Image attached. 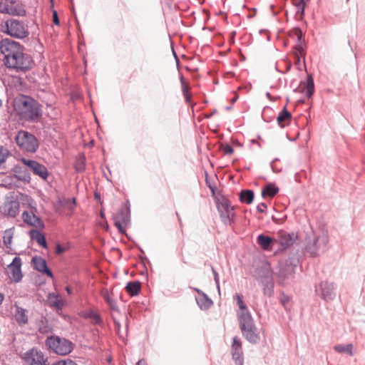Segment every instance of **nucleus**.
I'll return each instance as SVG.
<instances>
[{
	"mask_svg": "<svg viewBox=\"0 0 365 365\" xmlns=\"http://www.w3.org/2000/svg\"><path fill=\"white\" fill-rule=\"evenodd\" d=\"M298 264L299 259L294 256L279 261L276 272L279 284L285 286L293 279Z\"/></svg>",
	"mask_w": 365,
	"mask_h": 365,
	"instance_id": "nucleus-1",
	"label": "nucleus"
},
{
	"mask_svg": "<svg viewBox=\"0 0 365 365\" xmlns=\"http://www.w3.org/2000/svg\"><path fill=\"white\" fill-rule=\"evenodd\" d=\"M240 329L244 337L252 344H257L260 340L259 332L251 314H238Z\"/></svg>",
	"mask_w": 365,
	"mask_h": 365,
	"instance_id": "nucleus-2",
	"label": "nucleus"
},
{
	"mask_svg": "<svg viewBox=\"0 0 365 365\" xmlns=\"http://www.w3.org/2000/svg\"><path fill=\"white\" fill-rule=\"evenodd\" d=\"M0 30L13 38L23 39L29 36V31L27 26L21 21L16 19H9L1 24Z\"/></svg>",
	"mask_w": 365,
	"mask_h": 365,
	"instance_id": "nucleus-3",
	"label": "nucleus"
},
{
	"mask_svg": "<svg viewBox=\"0 0 365 365\" xmlns=\"http://www.w3.org/2000/svg\"><path fill=\"white\" fill-rule=\"evenodd\" d=\"M15 141L21 150L28 153H35L39 147V143L36 137L24 130L18 131L15 137Z\"/></svg>",
	"mask_w": 365,
	"mask_h": 365,
	"instance_id": "nucleus-4",
	"label": "nucleus"
},
{
	"mask_svg": "<svg viewBox=\"0 0 365 365\" xmlns=\"http://www.w3.org/2000/svg\"><path fill=\"white\" fill-rule=\"evenodd\" d=\"M329 242L328 235L323 232L320 235H316L314 233L312 236L306 238L305 250L312 257L319 255L321 251H324Z\"/></svg>",
	"mask_w": 365,
	"mask_h": 365,
	"instance_id": "nucleus-5",
	"label": "nucleus"
},
{
	"mask_svg": "<svg viewBox=\"0 0 365 365\" xmlns=\"http://www.w3.org/2000/svg\"><path fill=\"white\" fill-rule=\"evenodd\" d=\"M34 61L31 56L21 51L16 57L9 58L6 66L17 72H25L31 68Z\"/></svg>",
	"mask_w": 365,
	"mask_h": 365,
	"instance_id": "nucleus-6",
	"label": "nucleus"
},
{
	"mask_svg": "<svg viewBox=\"0 0 365 365\" xmlns=\"http://www.w3.org/2000/svg\"><path fill=\"white\" fill-rule=\"evenodd\" d=\"M46 345L58 355H66L72 351V343L64 338L51 336L46 339Z\"/></svg>",
	"mask_w": 365,
	"mask_h": 365,
	"instance_id": "nucleus-7",
	"label": "nucleus"
},
{
	"mask_svg": "<svg viewBox=\"0 0 365 365\" xmlns=\"http://www.w3.org/2000/svg\"><path fill=\"white\" fill-rule=\"evenodd\" d=\"M216 206L222 222L225 225H231L235 216V208L231 205L230 201L225 197L217 198Z\"/></svg>",
	"mask_w": 365,
	"mask_h": 365,
	"instance_id": "nucleus-8",
	"label": "nucleus"
},
{
	"mask_svg": "<svg viewBox=\"0 0 365 365\" xmlns=\"http://www.w3.org/2000/svg\"><path fill=\"white\" fill-rule=\"evenodd\" d=\"M20 109L21 115L29 120L38 121L42 115L40 105L31 98L22 101Z\"/></svg>",
	"mask_w": 365,
	"mask_h": 365,
	"instance_id": "nucleus-9",
	"label": "nucleus"
},
{
	"mask_svg": "<svg viewBox=\"0 0 365 365\" xmlns=\"http://www.w3.org/2000/svg\"><path fill=\"white\" fill-rule=\"evenodd\" d=\"M21 51H24V46L17 41L7 38L0 41V51L4 56V64L7 63L9 58L16 57Z\"/></svg>",
	"mask_w": 365,
	"mask_h": 365,
	"instance_id": "nucleus-10",
	"label": "nucleus"
},
{
	"mask_svg": "<svg viewBox=\"0 0 365 365\" xmlns=\"http://www.w3.org/2000/svg\"><path fill=\"white\" fill-rule=\"evenodd\" d=\"M315 293L325 302L333 301L336 297V285L327 280L315 285Z\"/></svg>",
	"mask_w": 365,
	"mask_h": 365,
	"instance_id": "nucleus-11",
	"label": "nucleus"
},
{
	"mask_svg": "<svg viewBox=\"0 0 365 365\" xmlns=\"http://www.w3.org/2000/svg\"><path fill=\"white\" fill-rule=\"evenodd\" d=\"M0 13L11 16H24L26 11L24 6L16 0H1L0 1Z\"/></svg>",
	"mask_w": 365,
	"mask_h": 365,
	"instance_id": "nucleus-12",
	"label": "nucleus"
},
{
	"mask_svg": "<svg viewBox=\"0 0 365 365\" xmlns=\"http://www.w3.org/2000/svg\"><path fill=\"white\" fill-rule=\"evenodd\" d=\"M114 224L120 234H125L126 227L130 222V205L124 204L113 216Z\"/></svg>",
	"mask_w": 365,
	"mask_h": 365,
	"instance_id": "nucleus-13",
	"label": "nucleus"
},
{
	"mask_svg": "<svg viewBox=\"0 0 365 365\" xmlns=\"http://www.w3.org/2000/svg\"><path fill=\"white\" fill-rule=\"evenodd\" d=\"M23 359L26 365H49L48 358L36 348H32L26 351Z\"/></svg>",
	"mask_w": 365,
	"mask_h": 365,
	"instance_id": "nucleus-14",
	"label": "nucleus"
},
{
	"mask_svg": "<svg viewBox=\"0 0 365 365\" xmlns=\"http://www.w3.org/2000/svg\"><path fill=\"white\" fill-rule=\"evenodd\" d=\"M21 162L26 165L34 175L38 176L43 180H47L49 173L47 168L34 160H29L24 158H21Z\"/></svg>",
	"mask_w": 365,
	"mask_h": 365,
	"instance_id": "nucleus-15",
	"label": "nucleus"
},
{
	"mask_svg": "<svg viewBox=\"0 0 365 365\" xmlns=\"http://www.w3.org/2000/svg\"><path fill=\"white\" fill-rule=\"evenodd\" d=\"M269 266L265 265L264 267V275L261 277L260 282L263 286V293L264 295L270 297L274 293V282L269 270Z\"/></svg>",
	"mask_w": 365,
	"mask_h": 365,
	"instance_id": "nucleus-16",
	"label": "nucleus"
},
{
	"mask_svg": "<svg viewBox=\"0 0 365 365\" xmlns=\"http://www.w3.org/2000/svg\"><path fill=\"white\" fill-rule=\"evenodd\" d=\"M232 355L236 365H243V351L240 339L235 336L233 337L232 344Z\"/></svg>",
	"mask_w": 365,
	"mask_h": 365,
	"instance_id": "nucleus-17",
	"label": "nucleus"
},
{
	"mask_svg": "<svg viewBox=\"0 0 365 365\" xmlns=\"http://www.w3.org/2000/svg\"><path fill=\"white\" fill-rule=\"evenodd\" d=\"M21 267V259L19 257H15L11 263L9 265L11 278L15 282H19L23 277Z\"/></svg>",
	"mask_w": 365,
	"mask_h": 365,
	"instance_id": "nucleus-18",
	"label": "nucleus"
},
{
	"mask_svg": "<svg viewBox=\"0 0 365 365\" xmlns=\"http://www.w3.org/2000/svg\"><path fill=\"white\" fill-rule=\"evenodd\" d=\"M23 221L27 225L35 227L38 229L43 230L44 228V223L43 221L36 216L33 212L24 211L22 213Z\"/></svg>",
	"mask_w": 365,
	"mask_h": 365,
	"instance_id": "nucleus-19",
	"label": "nucleus"
},
{
	"mask_svg": "<svg viewBox=\"0 0 365 365\" xmlns=\"http://www.w3.org/2000/svg\"><path fill=\"white\" fill-rule=\"evenodd\" d=\"M34 267L37 271L46 274L48 277L52 278L53 277L52 272L48 267L46 261L41 257H34L32 258Z\"/></svg>",
	"mask_w": 365,
	"mask_h": 365,
	"instance_id": "nucleus-20",
	"label": "nucleus"
},
{
	"mask_svg": "<svg viewBox=\"0 0 365 365\" xmlns=\"http://www.w3.org/2000/svg\"><path fill=\"white\" fill-rule=\"evenodd\" d=\"M14 176L19 180L29 182L31 180V175L29 170L19 165H16L11 170Z\"/></svg>",
	"mask_w": 365,
	"mask_h": 365,
	"instance_id": "nucleus-21",
	"label": "nucleus"
},
{
	"mask_svg": "<svg viewBox=\"0 0 365 365\" xmlns=\"http://www.w3.org/2000/svg\"><path fill=\"white\" fill-rule=\"evenodd\" d=\"M197 292L199 297L196 298L197 304L201 309H207L212 305V301L208 296L198 288H193Z\"/></svg>",
	"mask_w": 365,
	"mask_h": 365,
	"instance_id": "nucleus-22",
	"label": "nucleus"
},
{
	"mask_svg": "<svg viewBox=\"0 0 365 365\" xmlns=\"http://www.w3.org/2000/svg\"><path fill=\"white\" fill-rule=\"evenodd\" d=\"M19 202L18 201L11 200L7 202L4 206V212L6 215L15 217L19 212Z\"/></svg>",
	"mask_w": 365,
	"mask_h": 365,
	"instance_id": "nucleus-23",
	"label": "nucleus"
},
{
	"mask_svg": "<svg viewBox=\"0 0 365 365\" xmlns=\"http://www.w3.org/2000/svg\"><path fill=\"white\" fill-rule=\"evenodd\" d=\"M15 307L16 310L14 317L16 322L21 326L26 324L29 322L28 316L26 314L27 311L19 306H16Z\"/></svg>",
	"mask_w": 365,
	"mask_h": 365,
	"instance_id": "nucleus-24",
	"label": "nucleus"
},
{
	"mask_svg": "<svg viewBox=\"0 0 365 365\" xmlns=\"http://www.w3.org/2000/svg\"><path fill=\"white\" fill-rule=\"evenodd\" d=\"M30 237L35 240L40 246L43 248H47V243L46 240V237L43 234L41 233L37 230H31L29 231Z\"/></svg>",
	"mask_w": 365,
	"mask_h": 365,
	"instance_id": "nucleus-25",
	"label": "nucleus"
},
{
	"mask_svg": "<svg viewBox=\"0 0 365 365\" xmlns=\"http://www.w3.org/2000/svg\"><path fill=\"white\" fill-rule=\"evenodd\" d=\"M296 236L294 233L288 234L286 232L280 233L279 243L284 247H289L292 245L295 241Z\"/></svg>",
	"mask_w": 365,
	"mask_h": 365,
	"instance_id": "nucleus-26",
	"label": "nucleus"
},
{
	"mask_svg": "<svg viewBox=\"0 0 365 365\" xmlns=\"http://www.w3.org/2000/svg\"><path fill=\"white\" fill-rule=\"evenodd\" d=\"M272 242V237L263 234L259 235L257 238V242L264 250H268L271 248Z\"/></svg>",
	"mask_w": 365,
	"mask_h": 365,
	"instance_id": "nucleus-27",
	"label": "nucleus"
},
{
	"mask_svg": "<svg viewBox=\"0 0 365 365\" xmlns=\"http://www.w3.org/2000/svg\"><path fill=\"white\" fill-rule=\"evenodd\" d=\"M141 284L138 281L129 282L126 287L125 290L130 296L134 297L138 294L140 290Z\"/></svg>",
	"mask_w": 365,
	"mask_h": 365,
	"instance_id": "nucleus-28",
	"label": "nucleus"
},
{
	"mask_svg": "<svg viewBox=\"0 0 365 365\" xmlns=\"http://www.w3.org/2000/svg\"><path fill=\"white\" fill-rule=\"evenodd\" d=\"M292 118V114L287 110L286 107L283 108V110L279 113L277 121L278 125L284 128L285 125V123L289 120Z\"/></svg>",
	"mask_w": 365,
	"mask_h": 365,
	"instance_id": "nucleus-29",
	"label": "nucleus"
},
{
	"mask_svg": "<svg viewBox=\"0 0 365 365\" xmlns=\"http://www.w3.org/2000/svg\"><path fill=\"white\" fill-rule=\"evenodd\" d=\"M334 350L338 353H341V354H349V356H353L354 355V352H353V344H336L334 347H333Z\"/></svg>",
	"mask_w": 365,
	"mask_h": 365,
	"instance_id": "nucleus-30",
	"label": "nucleus"
},
{
	"mask_svg": "<svg viewBox=\"0 0 365 365\" xmlns=\"http://www.w3.org/2000/svg\"><path fill=\"white\" fill-rule=\"evenodd\" d=\"M254 192L251 190H244L240 192V200L242 202L251 204L254 200Z\"/></svg>",
	"mask_w": 365,
	"mask_h": 365,
	"instance_id": "nucleus-31",
	"label": "nucleus"
},
{
	"mask_svg": "<svg viewBox=\"0 0 365 365\" xmlns=\"http://www.w3.org/2000/svg\"><path fill=\"white\" fill-rule=\"evenodd\" d=\"M279 192V188L272 183L267 184L262 191V197H273Z\"/></svg>",
	"mask_w": 365,
	"mask_h": 365,
	"instance_id": "nucleus-32",
	"label": "nucleus"
},
{
	"mask_svg": "<svg viewBox=\"0 0 365 365\" xmlns=\"http://www.w3.org/2000/svg\"><path fill=\"white\" fill-rule=\"evenodd\" d=\"M235 298L236 299L237 304L239 308L241 310L240 312L237 313V315L238 314H246L247 312L248 314H251L250 312L248 310L247 306L245 305V304L243 302V297H242V294H236V295L235 296Z\"/></svg>",
	"mask_w": 365,
	"mask_h": 365,
	"instance_id": "nucleus-33",
	"label": "nucleus"
},
{
	"mask_svg": "<svg viewBox=\"0 0 365 365\" xmlns=\"http://www.w3.org/2000/svg\"><path fill=\"white\" fill-rule=\"evenodd\" d=\"M314 92V79L311 75H309L306 81V96L310 98Z\"/></svg>",
	"mask_w": 365,
	"mask_h": 365,
	"instance_id": "nucleus-34",
	"label": "nucleus"
},
{
	"mask_svg": "<svg viewBox=\"0 0 365 365\" xmlns=\"http://www.w3.org/2000/svg\"><path fill=\"white\" fill-rule=\"evenodd\" d=\"M11 155L9 150L3 146H0V168H4L3 165L5 163L6 160Z\"/></svg>",
	"mask_w": 365,
	"mask_h": 365,
	"instance_id": "nucleus-35",
	"label": "nucleus"
},
{
	"mask_svg": "<svg viewBox=\"0 0 365 365\" xmlns=\"http://www.w3.org/2000/svg\"><path fill=\"white\" fill-rule=\"evenodd\" d=\"M296 6L297 13L303 16L306 6V0H294Z\"/></svg>",
	"mask_w": 365,
	"mask_h": 365,
	"instance_id": "nucleus-36",
	"label": "nucleus"
},
{
	"mask_svg": "<svg viewBox=\"0 0 365 365\" xmlns=\"http://www.w3.org/2000/svg\"><path fill=\"white\" fill-rule=\"evenodd\" d=\"M303 34L299 28H294L289 32V36L296 38V42L302 40Z\"/></svg>",
	"mask_w": 365,
	"mask_h": 365,
	"instance_id": "nucleus-37",
	"label": "nucleus"
},
{
	"mask_svg": "<svg viewBox=\"0 0 365 365\" xmlns=\"http://www.w3.org/2000/svg\"><path fill=\"white\" fill-rule=\"evenodd\" d=\"M13 234L10 230H6L3 237V241L6 247H9L12 242Z\"/></svg>",
	"mask_w": 365,
	"mask_h": 365,
	"instance_id": "nucleus-38",
	"label": "nucleus"
},
{
	"mask_svg": "<svg viewBox=\"0 0 365 365\" xmlns=\"http://www.w3.org/2000/svg\"><path fill=\"white\" fill-rule=\"evenodd\" d=\"M63 203L65 206H67L70 210H73L76 205V199L74 197L72 199L66 198L63 200Z\"/></svg>",
	"mask_w": 365,
	"mask_h": 365,
	"instance_id": "nucleus-39",
	"label": "nucleus"
},
{
	"mask_svg": "<svg viewBox=\"0 0 365 365\" xmlns=\"http://www.w3.org/2000/svg\"><path fill=\"white\" fill-rule=\"evenodd\" d=\"M50 303L52 307H54L58 309L63 307V302L62 300L58 299L57 297H54V300L50 299Z\"/></svg>",
	"mask_w": 365,
	"mask_h": 365,
	"instance_id": "nucleus-40",
	"label": "nucleus"
},
{
	"mask_svg": "<svg viewBox=\"0 0 365 365\" xmlns=\"http://www.w3.org/2000/svg\"><path fill=\"white\" fill-rule=\"evenodd\" d=\"M105 299L111 309L118 310L117 303L113 299L110 298L109 296H107L105 297Z\"/></svg>",
	"mask_w": 365,
	"mask_h": 365,
	"instance_id": "nucleus-41",
	"label": "nucleus"
},
{
	"mask_svg": "<svg viewBox=\"0 0 365 365\" xmlns=\"http://www.w3.org/2000/svg\"><path fill=\"white\" fill-rule=\"evenodd\" d=\"M294 49L299 53L298 54L304 58L305 53L302 43V40L299 42H297Z\"/></svg>",
	"mask_w": 365,
	"mask_h": 365,
	"instance_id": "nucleus-42",
	"label": "nucleus"
},
{
	"mask_svg": "<svg viewBox=\"0 0 365 365\" xmlns=\"http://www.w3.org/2000/svg\"><path fill=\"white\" fill-rule=\"evenodd\" d=\"M221 149L224 155H232L234 153V149L228 144L222 145Z\"/></svg>",
	"mask_w": 365,
	"mask_h": 365,
	"instance_id": "nucleus-43",
	"label": "nucleus"
},
{
	"mask_svg": "<svg viewBox=\"0 0 365 365\" xmlns=\"http://www.w3.org/2000/svg\"><path fill=\"white\" fill-rule=\"evenodd\" d=\"M212 272L213 274L214 280L216 284L217 288L218 291L220 292V279H219L218 273L217 272V271L215 269V268L213 267H212Z\"/></svg>",
	"mask_w": 365,
	"mask_h": 365,
	"instance_id": "nucleus-44",
	"label": "nucleus"
},
{
	"mask_svg": "<svg viewBox=\"0 0 365 365\" xmlns=\"http://www.w3.org/2000/svg\"><path fill=\"white\" fill-rule=\"evenodd\" d=\"M53 365H78L75 361L71 359L67 360H61L56 363H55Z\"/></svg>",
	"mask_w": 365,
	"mask_h": 365,
	"instance_id": "nucleus-45",
	"label": "nucleus"
},
{
	"mask_svg": "<svg viewBox=\"0 0 365 365\" xmlns=\"http://www.w3.org/2000/svg\"><path fill=\"white\" fill-rule=\"evenodd\" d=\"M181 81H182V92H183L185 98L187 102H189L190 101V96H188V93H187L188 88H187V86L185 85H184V83L182 81V77L181 78Z\"/></svg>",
	"mask_w": 365,
	"mask_h": 365,
	"instance_id": "nucleus-46",
	"label": "nucleus"
},
{
	"mask_svg": "<svg viewBox=\"0 0 365 365\" xmlns=\"http://www.w3.org/2000/svg\"><path fill=\"white\" fill-rule=\"evenodd\" d=\"M267 208V205L264 202L259 203L257 206V210L259 212L263 213L265 212V209Z\"/></svg>",
	"mask_w": 365,
	"mask_h": 365,
	"instance_id": "nucleus-47",
	"label": "nucleus"
},
{
	"mask_svg": "<svg viewBox=\"0 0 365 365\" xmlns=\"http://www.w3.org/2000/svg\"><path fill=\"white\" fill-rule=\"evenodd\" d=\"M289 302V297L287 295L283 294L280 297V302L283 306H285Z\"/></svg>",
	"mask_w": 365,
	"mask_h": 365,
	"instance_id": "nucleus-48",
	"label": "nucleus"
},
{
	"mask_svg": "<svg viewBox=\"0 0 365 365\" xmlns=\"http://www.w3.org/2000/svg\"><path fill=\"white\" fill-rule=\"evenodd\" d=\"M90 317H92L96 321V323H100L101 322L100 315L96 313L92 312L90 315Z\"/></svg>",
	"mask_w": 365,
	"mask_h": 365,
	"instance_id": "nucleus-49",
	"label": "nucleus"
},
{
	"mask_svg": "<svg viewBox=\"0 0 365 365\" xmlns=\"http://www.w3.org/2000/svg\"><path fill=\"white\" fill-rule=\"evenodd\" d=\"M76 169L77 171H83L85 169V164L83 162H80L76 165Z\"/></svg>",
	"mask_w": 365,
	"mask_h": 365,
	"instance_id": "nucleus-50",
	"label": "nucleus"
},
{
	"mask_svg": "<svg viewBox=\"0 0 365 365\" xmlns=\"http://www.w3.org/2000/svg\"><path fill=\"white\" fill-rule=\"evenodd\" d=\"M53 21L54 24L59 25V19L58 17V14L56 11L53 12Z\"/></svg>",
	"mask_w": 365,
	"mask_h": 365,
	"instance_id": "nucleus-51",
	"label": "nucleus"
},
{
	"mask_svg": "<svg viewBox=\"0 0 365 365\" xmlns=\"http://www.w3.org/2000/svg\"><path fill=\"white\" fill-rule=\"evenodd\" d=\"M65 251V249L61 247L60 244H58L56 247V253L60 255Z\"/></svg>",
	"mask_w": 365,
	"mask_h": 365,
	"instance_id": "nucleus-52",
	"label": "nucleus"
},
{
	"mask_svg": "<svg viewBox=\"0 0 365 365\" xmlns=\"http://www.w3.org/2000/svg\"><path fill=\"white\" fill-rule=\"evenodd\" d=\"M291 68H292V63L290 61H287L286 62V70H285L284 73L289 71Z\"/></svg>",
	"mask_w": 365,
	"mask_h": 365,
	"instance_id": "nucleus-53",
	"label": "nucleus"
},
{
	"mask_svg": "<svg viewBox=\"0 0 365 365\" xmlns=\"http://www.w3.org/2000/svg\"><path fill=\"white\" fill-rule=\"evenodd\" d=\"M136 365H148L147 361L144 359H140Z\"/></svg>",
	"mask_w": 365,
	"mask_h": 365,
	"instance_id": "nucleus-54",
	"label": "nucleus"
},
{
	"mask_svg": "<svg viewBox=\"0 0 365 365\" xmlns=\"http://www.w3.org/2000/svg\"><path fill=\"white\" fill-rule=\"evenodd\" d=\"M115 326L116 330L118 331L120 329V324L119 322L115 321Z\"/></svg>",
	"mask_w": 365,
	"mask_h": 365,
	"instance_id": "nucleus-55",
	"label": "nucleus"
},
{
	"mask_svg": "<svg viewBox=\"0 0 365 365\" xmlns=\"http://www.w3.org/2000/svg\"><path fill=\"white\" fill-rule=\"evenodd\" d=\"M266 96L267 97V98L270 101H274V99L272 98V96H271V94L269 93V92H267L266 93Z\"/></svg>",
	"mask_w": 365,
	"mask_h": 365,
	"instance_id": "nucleus-56",
	"label": "nucleus"
},
{
	"mask_svg": "<svg viewBox=\"0 0 365 365\" xmlns=\"http://www.w3.org/2000/svg\"><path fill=\"white\" fill-rule=\"evenodd\" d=\"M66 292H67V293L68 294H72V289H71V288L69 286H67L66 287Z\"/></svg>",
	"mask_w": 365,
	"mask_h": 365,
	"instance_id": "nucleus-57",
	"label": "nucleus"
},
{
	"mask_svg": "<svg viewBox=\"0 0 365 365\" xmlns=\"http://www.w3.org/2000/svg\"><path fill=\"white\" fill-rule=\"evenodd\" d=\"M295 58H296V63H299V61H300V56L298 53H296L295 54Z\"/></svg>",
	"mask_w": 365,
	"mask_h": 365,
	"instance_id": "nucleus-58",
	"label": "nucleus"
},
{
	"mask_svg": "<svg viewBox=\"0 0 365 365\" xmlns=\"http://www.w3.org/2000/svg\"><path fill=\"white\" fill-rule=\"evenodd\" d=\"M260 33H264L267 36V38L269 41V36L267 33V31H261Z\"/></svg>",
	"mask_w": 365,
	"mask_h": 365,
	"instance_id": "nucleus-59",
	"label": "nucleus"
},
{
	"mask_svg": "<svg viewBox=\"0 0 365 365\" xmlns=\"http://www.w3.org/2000/svg\"><path fill=\"white\" fill-rule=\"evenodd\" d=\"M4 299V296L0 293V305L1 304Z\"/></svg>",
	"mask_w": 365,
	"mask_h": 365,
	"instance_id": "nucleus-60",
	"label": "nucleus"
},
{
	"mask_svg": "<svg viewBox=\"0 0 365 365\" xmlns=\"http://www.w3.org/2000/svg\"><path fill=\"white\" fill-rule=\"evenodd\" d=\"M176 215H177V216H178V221H179V222H180V225H182L181 218L180 217V216H179V215H178V212H176Z\"/></svg>",
	"mask_w": 365,
	"mask_h": 365,
	"instance_id": "nucleus-61",
	"label": "nucleus"
},
{
	"mask_svg": "<svg viewBox=\"0 0 365 365\" xmlns=\"http://www.w3.org/2000/svg\"><path fill=\"white\" fill-rule=\"evenodd\" d=\"M94 196H95V198H96V199L100 198V195L98 192H96Z\"/></svg>",
	"mask_w": 365,
	"mask_h": 365,
	"instance_id": "nucleus-62",
	"label": "nucleus"
},
{
	"mask_svg": "<svg viewBox=\"0 0 365 365\" xmlns=\"http://www.w3.org/2000/svg\"><path fill=\"white\" fill-rule=\"evenodd\" d=\"M237 97L234 98L232 100V103H235V102L237 101Z\"/></svg>",
	"mask_w": 365,
	"mask_h": 365,
	"instance_id": "nucleus-63",
	"label": "nucleus"
},
{
	"mask_svg": "<svg viewBox=\"0 0 365 365\" xmlns=\"http://www.w3.org/2000/svg\"><path fill=\"white\" fill-rule=\"evenodd\" d=\"M101 216L102 217H103V216H104L103 212L102 210L101 211Z\"/></svg>",
	"mask_w": 365,
	"mask_h": 365,
	"instance_id": "nucleus-64",
	"label": "nucleus"
}]
</instances>
